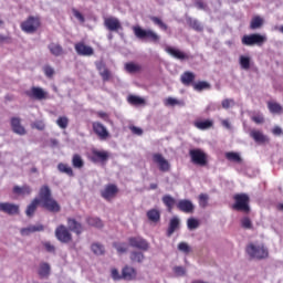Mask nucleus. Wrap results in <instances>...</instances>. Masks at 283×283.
I'll use <instances>...</instances> for the list:
<instances>
[{"label":"nucleus","mask_w":283,"mask_h":283,"mask_svg":"<svg viewBox=\"0 0 283 283\" xmlns=\"http://www.w3.org/2000/svg\"><path fill=\"white\" fill-rule=\"evenodd\" d=\"M39 205H42L43 209H46V211H50V213L61 212V205H59V201L53 199L52 189H50V186L48 185L40 188L39 198L33 199L27 207L25 216L28 218H33L34 213H36V208Z\"/></svg>","instance_id":"nucleus-1"},{"label":"nucleus","mask_w":283,"mask_h":283,"mask_svg":"<svg viewBox=\"0 0 283 283\" xmlns=\"http://www.w3.org/2000/svg\"><path fill=\"white\" fill-rule=\"evenodd\" d=\"M133 32L139 41L144 43H154L155 45L160 43V35L151 29H143L140 25L133 27Z\"/></svg>","instance_id":"nucleus-2"},{"label":"nucleus","mask_w":283,"mask_h":283,"mask_svg":"<svg viewBox=\"0 0 283 283\" xmlns=\"http://www.w3.org/2000/svg\"><path fill=\"white\" fill-rule=\"evenodd\" d=\"M247 253L253 260H266V258H269V249H266L264 244L250 243L247 247Z\"/></svg>","instance_id":"nucleus-3"},{"label":"nucleus","mask_w":283,"mask_h":283,"mask_svg":"<svg viewBox=\"0 0 283 283\" xmlns=\"http://www.w3.org/2000/svg\"><path fill=\"white\" fill-rule=\"evenodd\" d=\"M235 203L232 206V209L235 211H243V213H250L251 207L249 206L250 198L247 193H239L234 196Z\"/></svg>","instance_id":"nucleus-4"},{"label":"nucleus","mask_w":283,"mask_h":283,"mask_svg":"<svg viewBox=\"0 0 283 283\" xmlns=\"http://www.w3.org/2000/svg\"><path fill=\"white\" fill-rule=\"evenodd\" d=\"M241 41H242L243 45H249V46L259 45V46H262V45H264V43H266V36L262 35V34H259V33H252L250 35H243Z\"/></svg>","instance_id":"nucleus-5"},{"label":"nucleus","mask_w":283,"mask_h":283,"mask_svg":"<svg viewBox=\"0 0 283 283\" xmlns=\"http://www.w3.org/2000/svg\"><path fill=\"white\" fill-rule=\"evenodd\" d=\"M55 238L62 242L63 244H67L69 242H72V233L70 230L61 224L55 229Z\"/></svg>","instance_id":"nucleus-6"},{"label":"nucleus","mask_w":283,"mask_h":283,"mask_svg":"<svg viewBox=\"0 0 283 283\" xmlns=\"http://www.w3.org/2000/svg\"><path fill=\"white\" fill-rule=\"evenodd\" d=\"M189 156L195 165H200L201 167L207 165V154L201 149H190Z\"/></svg>","instance_id":"nucleus-7"},{"label":"nucleus","mask_w":283,"mask_h":283,"mask_svg":"<svg viewBox=\"0 0 283 283\" xmlns=\"http://www.w3.org/2000/svg\"><path fill=\"white\" fill-rule=\"evenodd\" d=\"M39 25L41 23L39 22L38 18L29 17V19L21 24V29L23 32H27L28 34H32L39 30Z\"/></svg>","instance_id":"nucleus-8"},{"label":"nucleus","mask_w":283,"mask_h":283,"mask_svg":"<svg viewBox=\"0 0 283 283\" xmlns=\"http://www.w3.org/2000/svg\"><path fill=\"white\" fill-rule=\"evenodd\" d=\"M0 211L7 213V216H19L21 207L12 202H0Z\"/></svg>","instance_id":"nucleus-9"},{"label":"nucleus","mask_w":283,"mask_h":283,"mask_svg":"<svg viewBox=\"0 0 283 283\" xmlns=\"http://www.w3.org/2000/svg\"><path fill=\"white\" fill-rule=\"evenodd\" d=\"M129 245L139 251H149V242L140 237H132L128 239Z\"/></svg>","instance_id":"nucleus-10"},{"label":"nucleus","mask_w":283,"mask_h":283,"mask_svg":"<svg viewBox=\"0 0 283 283\" xmlns=\"http://www.w3.org/2000/svg\"><path fill=\"white\" fill-rule=\"evenodd\" d=\"M25 94L29 98H35V101H45V98H48V92H44V90L39 86H32L31 91H27Z\"/></svg>","instance_id":"nucleus-11"},{"label":"nucleus","mask_w":283,"mask_h":283,"mask_svg":"<svg viewBox=\"0 0 283 283\" xmlns=\"http://www.w3.org/2000/svg\"><path fill=\"white\" fill-rule=\"evenodd\" d=\"M93 130L101 138V140H107V138H109V132L102 123H93Z\"/></svg>","instance_id":"nucleus-12"},{"label":"nucleus","mask_w":283,"mask_h":283,"mask_svg":"<svg viewBox=\"0 0 283 283\" xmlns=\"http://www.w3.org/2000/svg\"><path fill=\"white\" fill-rule=\"evenodd\" d=\"M41 231H45V227L41 223L35 224V226H29L27 228H21L20 229V235L23 238H27L28 235H32V233H39Z\"/></svg>","instance_id":"nucleus-13"},{"label":"nucleus","mask_w":283,"mask_h":283,"mask_svg":"<svg viewBox=\"0 0 283 283\" xmlns=\"http://www.w3.org/2000/svg\"><path fill=\"white\" fill-rule=\"evenodd\" d=\"M116 193H118V187L113 184L107 185L104 190L101 191V196L104 200H112L116 198Z\"/></svg>","instance_id":"nucleus-14"},{"label":"nucleus","mask_w":283,"mask_h":283,"mask_svg":"<svg viewBox=\"0 0 283 283\" xmlns=\"http://www.w3.org/2000/svg\"><path fill=\"white\" fill-rule=\"evenodd\" d=\"M153 160L158 165L159 171L166 172L169 171V169H171V165L169 164V161L165 159V157H163V155L160 154H155L153 156Z\"/></svg>","instance_id":"nucleus-15"},{"label":"nucleus","mask_w":283,"mask_h":283,"mask_svg":"<svg viewBox=\"0 0 283 283\" xmlns=\"http://www.w3.org/2000/svg\"><path fill=\"white\" fill-rule=\"evenodd\" d=\"M105 28L109 30V32H118V30H123V25L118 18H107L104 21Z\"/></svg>","instance_id":"nucleus-16"},{"label":"nucleus","mask_w":283,"mask_h":283,"mask_svg":"<svg viewBox=\"0 0 283 283\" xmlns=\"http://www.w3.org/2000/svg\"><path fill=\"white\" fill-rule=\"evenodd\" d=\"M75 52L78 56H92L94 54V49L85 45L83 42H80L75 44Z\"/></svg>","instance_id":"nucleus-17"},{"label":"nucleus","mask_w":283,"mask_h":283,"mask_svg":"<svg viewBox=\"0 0 283 283\" xmlns=\"http://www.w3.org/2000/svg\"><path fill=\"white\" fill-rule=\"evenodd\" d=\"M177 209H179V211H182L184 213H193V209H196V206H193V202H191V200L184 199L177 203Z\"/></svg>","instance_id":"nucleus-18"},{"label":"nucleus","mask_w":283,"mask_h":283,"mask_svg":"<svg viewBox=\"0 0 283 283\" xmlns=\"http://www.w3.org/2000/svg\"><path fill=\"white\" fill-rule=\"evenodd\" d=\"M51 271H52V268L50 266V263L42 262L39 265L38 275L41 280H48L50 277Z\"/></svg>","instance_id":"nucleus-19"},{"label":"nucleus","mask_w":283,"mask_h":283,"mask_svg":"<svg viewBox=\"0 0 283 283\" xmlns=\"http://www.w3.org/2000/svg\"><path fill=\"white\" fill-rule=\"evenodd\" d=\"M186 23L191 28V30H195V32H205V25H202V22L198 19H193L188 15L186 17Z\"/></svg>","instance_id":"nucleus-20"},{"label":"nucleus","mask_w":283,"mask_h":283,"mask_svg":"<svg viewBox=\"0 0 283 283\" xmlns=\"http://www.w3.org/2000/svg\"><path fill=\"white\" fill-rule=\"evenodd\" d=\"M165 51L167 54H170V56H174V59H178V61H186L189 59V55L185 54V52L172 46H167Z\"/></svg>","instance_id":"nucleus-21"},{"label":"nucleus","mask_w":283,"mask_h":283,"mask_svg":"<svg viewBox=\"0 0 283 283\" xmlns=\"http://www.w3.org/2000/svg\"><path fill=\"white\" fill-rule=\"evenodd\" d=\"M11 127H12V132H14V134H18L19 136H25V128L23 126H21V118L12 117L11 118Z\"/></svg>","instance_id":"nucleus-22"},{"label":"nucleus","mask_w":283,"mask_h":283,"mask_svg":"<svg viewBox=\"0 0 283 283\" xmlns=\"http://www.w3.org/2000/svg\"><path fill=\"white\" fill-rule=\"evenodd\" d=\"M178 229H180V218L174 217L172 219H170L168 224V229L166 232L167 238H171V234L176 233Z\"/></svg>","instance_id":"nucleus-23"},{"label":"nucleus","mask_w":283,"mask_h":283,"mask_svg":"<svg viewBox=\"0 0 283 283\" xmlns=\"http://www.w3.org/2000/svg\"><path fill=\"white\" fill-rule=\"evenodd\" d=\"M92 160L93 163H107V160H109V153L93 150Z\"/></svg>","instance_id":"nucleus-24"},{"label":"nucleus","mask_w":283,"mask_h":283,"mask_svg":"<svg viewBox=\"0 0 283 283\" xmlns=\"http://www.w3.org/2000/svg\"><path fill=\"white\" fill-rule=\"evenodd\" d=\"M250 136L251 138H253V140H255V143H260V144L269 143V137L266 135H263V133L260 130L252 129L250 132Z\"/></svg>","instance_id":"nucleus-25"},{"label":"nucleus","mask_w":283,"mask_h":283,"mask_svg":"<svg viewBox=\"0 0 283 283\" xmlns=\"http://www.w3.org/2000/svg\"><path fill=\"white\" fill-rule=\"evenodd\" d=\"M69 231H73V233H76L77 235H81L83 233V226L76 221V219H69Z\"/></svg>","instance_id":"nucleus-26"},{"label":"nucleus","mask_w":283,"mask_h":283,"mask_svg":"<svg viewBox=\"0 0 283 283\" xmlns=\"http://www.w3.org/2000/svg\"><path fill=\"white\" fill-rule=\"evenodd\" d=\"M48 50L50 51V53L52 54V56H63L64 51H63V46H61V44L59 43H50L48 45Z\"/></svg>","instance_id":"nucleus-27"},{"label":"nucleus","mask_w":283,"mask_h":283,"mask_svg":"<svg viewBox=\"0 0 283 283\" xmlns=\"http://www.w3.org/2000/svg\"><path fill=\"white\" fill-rule=\"evenodd\" d=\"M122 277H123V280H127V281L135 280V277H136V269H134L132 266H125L122 270Z\"/></svg>","instance_id":"nucleus-28"},{"label":"nucleus","mask_w":283,"mask_h":283,"mask_svg":"<svg viewBox=\"0 0 283 283\" xmlns=\"http://www.w3.org/2000/svg\"><path fill=\"white\" fill-rule=\"evenodd\" d=\"M180 81L182 85L189 86L191 83H193V81H196V74L186 71L184 74H181Z\"/></svg>","instance_id":"nucleus-29"},{"label":"nucleus","mask_w":283,"mask_h":283,"mask_svg":"<svg viewBox=\"0 0 283 283\" xmlns=\"http://www.w3.org/2000/svg\"><path fill=\"white\" fill-rule=\"evenodd\" d=\"M13 193H17L18 196H30V193H32V188L28 185L22 187L15 186L13 188Z\"/></svg>","instance_id":"nucleus-30"},{"label":"nucleus","mask_w":283,"mask_h":283,"mask_svg":"<svg viewBox=\"0 0 283 283\" xmlns=\"http://www.w3.org/2000/svg\"><path fill=\"white\" fill-rule=\"evenodd\" d=\"M57 170L60 174H65L66 176H70V178H74V170L67 164L60 163L57 165Z\"/></svg>","instance_id":"nucleus-31"},{"label":"nucleus","mask_w":283,"mask_h":283,"mask_svg":"<svg viewBox=\"0 0 283 283\" xmlns=\"http://www.w3.org/2000/svg\"><path fill=\"white\" fill-rule=\"evenodd\" d=\"M91 251L94 253V255H103L105 253V245L94 242L91 244Z\"/></svg>","instance_id":"nucleus-32"},{"label":"nucleus","mask_w":283,"mask_h":283,"mask_svg":"<svg viewBox=\"0 0 283 283\" xmlns=\"http://www.w3.org/2000/svg\"><path fill=\"white\" fill-rule=\"evenodd\" d=\"M72 166L74 167V169H83V167H85V161H83V158L81 157V155L78 154L73 155Z\"/></svg>","instance_id":"nucleus-33"},{"label":"nucleus","mask_w":283,"mask_h":283,"mask_svg":"<svg viewBox=\"0 0 283 283\" xmlns=\"http://www.w3.org/2000/svg\"><path fill=\"white\" fill-rule=\"evenodd\" d=\"M132 262H137L138 264H143L145 262V254L140 251L130 252Z\"/></svg>","instance_id":"nucleus-34"},{"label":"nucleus","mask_w":283,"mask_h":283,"mask_svg":"<svg viewBox=\"0 0 283 283\" xmlns=\"http://www.w3.org/2000/svg\"><path fill=\"white\" fill-rule=\"evenodd\" d=\"M147 218L150 222H160V211L151 209L147 212Z\"/></svg>","instance_id":"nucleus-35"},{"label":"nucleus","mask_w":283,"mask_h":283,"mask_svg":"<svg viewBox=\"0 0 283 283\" xmlns=\"http://www.w3.org/2000/svg\"><path fill=\"white\" fill-rule=\"evenodd\" d=\"M90 227H95V229H103V221L96 217H90L86 219Z\"/></svg>","instance_id":"nucleus-36"},{"label":"nucleus","mask_w":283,"mask_h":283,"mask_svg":"<svg viewBox=\"0 0 283 283\" xmlns=\"http://www.w3.org/2000/svg\"><path fill=\"white\" fill-rule=\"evenodd\" d=\"M239 63L242 70H251V57L247 55H241L239 57Z\"/></svg>","instance_id":"nucleus-37"},{"label":"nucleus","mask_w":283,"mask_h":283,"mask_svg":"<svg viewBox=\"0 0 283 283\" xmlns=\"http://www.w3.org/2000/svg\"><path fill=\"white\" fill-rule=\"evenodd\" d=\"M226 158L230 160V163H242V157L235 151L226 153Z\"/></svg>","instance_id":"nucleus-38"},{"label":"nucleus","mask_w":283,"mask_h":283,"mask_svg":"<svg viewBox=\"0 0 283 283\" xmlns=\"http://www.w3.org/2000/svg\"><path fill=\"white\" fill-rule=\"evenodd\" d=\"M264 20L260 18V15L254 17L250 22V29L251 30H259L261 25H263Z\"/></svg>","instance_id":"nucleus-39"},{"label":"nucleus","mask_w":283,"mask_h":283,"mask_svg":"<svg viewBox=\"0 0 283 283\" xmlns=\"http://www.w3.org/2000/svg\"><path fill=\"white\" fill-rule=\"evenodd\" d=\"M195 8H197V10H203V12H211V8H209V4L202 0H196Z\"/></svg>","instance_id":"nucleus-40"},{"label":"nucleus","mask_w":283,"mask_h":283,"mask_svg":"<svg viewBox=\"0 0 283 283\" xmlns=\"http://www.w3.org/2000/svg\"><path fill=\"white\" fill-rule=\"evenodd\" d=\"M163 202L166 205L169 211H171V209H174V205H176V199L169 195H166L163 197Z\"/></svg>","instance_id":"nucleus-41"},{"label":"nucleus","mask_w":283,"mask_h":283,"mask_svg":"<svg viewBox=\"0 0 283 283\" xmlns=\"http://www.w3.org/2000/svg\"><path fill=\"white\" fill-rule=\"evenodd\" d=\"M150 21H153L155 25H158V28H160V30H164L165 32H167V30L169 29V27L158 17H150Z\"/></svg>","instance_id":"nucleus-42"},{"label":"nucleus","mask_w":283,"mask_h":283,"mask_svg":"<svg viewBox=\"0 0 283 283\" xmlns=\"http://www.w3.org/2000/svg\"><path fill=\"white\" fill-rule=\"evenodd\" d=\"M125 70L128 74H136V72L140 71V66L130 62L125 64Z\"/></svg>","instance_id":"nucleus-43"},{"label":"nucleus","mask_w":283,"mask_h":283,"mask_svg":"<svg viewBox=\"0 0 283 283\" xmlns=\"http://www.w3.org/2000/svg\"><path fill=\"white\" fill-rule=\"evenodd\" d=\"M195 126L198 128V129H209V127H213V122L207 119V120H203V122H196L195 123Z\"/></svg>","instance_id":"nucleus-44"},{"label":"nucleus","mask_w":283,"mask_h":283,"mask_svg":"<svg viewBox=\"0 0 283 283\" xmlns=\"http://www.w3.org/2000/svg\"><path fill=\"white\" fill-rule=\"evenodd\" d=\"M165 105L170 106V107H175V105H179L180 107H185V102L178 101L174 97H168L165 102Z\"/></svg>","instance_id":"nucleus-45"},{"label":"nucleus","mask_w":283,"mask_h":283,"mask_svg":"<svg viewBox=\"0 0 283 283\" xmlns=\"http://www.w3.org/2000/svg\"><path fill=\"white\" fill-rule=\"evenodd\" d=\"M193 88L197 91V92H202V90H211V84H209V82H198L193 85Z\"/></svg>","instance_id":"nucleus-46"},{"label":"nucleus","mask_w":283,"mask_h":283,"mask_svg":"<svg viewBox=\"0 0 283 283\" xmlns=\"http://www.w3.org/2000/svg\"><path fill=\"white\" fill-rule=\"evenodd\" d=\"M268 107H269V109H270V112L272 113V114H281V112H282V105H280L279 103H268Z\"/></svg>","instance_id":"nucleus-47"},{"label":"nucleus","mask_w":283,"mask_h":283,"mask_svg":"<svg viewBox=\"0 0 283 283\" xmlns=\"http://www.w3.org/2000/svg\"><path fill=\"white\" fill-rule=\"evenodd\" d=\"M187 227L189 231H195V229H198V227H200V221H198L196 218H189L187 220Z\"/></svg>","instance_id":"nucleus-48"},{"label":"nucleus","mask_w":283,"mask_h":283,"mask_svg":"<svg viewBox=\"0 0 283 283\" xmlns=\"http://www.w3.org/2000/svg\"><path fill=\"white\" fill-rule=\"evenodd\" d=\"M128 103L130 105H144L145 99L142 97H138L136 95H130V96H128Z\"/></svg>","instance_id":"nucleus-49"},{"label":"nucleus","mask_w":283,"mask_h":283,"mask_svg":"<svg viewBox=\"0 0 283 283\" xmlns=\"http://www.w3.org/2000/svg\"><path fill=\"white\" fill-rule=\"evenodd\" d=\"M56 125H59L61 129H67V125H70V119H67V117L65 116L59 117L56 120Z\"/></svg>","instance_id":"nucleus-50"},{"label":"nucleus","mask_w":283,"mask_h":283,"mask_svg":"<svg viewBox=\"0 0 283 283\" xmlns=\"http://www.w3.org/2000/svg\"><path fill=\"white\" fill-rule=\"evenodd\" d=\"M178 251H181V253H186V255H187V254L191 253V247H189V243H187V242H180L178 244Z\"/></svg>","instance_id":"nucleus-51"},{"label":"nucleus","mask_w":283,"mask_h":283,"mask_svg":"<svg viewBox=\"0 0 283 283\" xmlns=\"http://www.w3.org/2000/svg\"><path fill=\"white\" fill-rule=\"evenodd\" d=\"M172 271L177 277H185V275H187V269L184 266H175Z\"/></svg>","instance_id":"nucleus-52"},{"label":"nucleus","mask_w":283,"mask_h":283,"mask_svg":"<svg viewBox=\"0 0 283 283\" xmlns=\"http://www.w3.org/2000/svg\"><path fill=\"white\" fill-rule=\"evenodd\" d=\"M199 205L205 209L207 205H209V195L207 193H201L199 195Z\"/></svg>","instance_id":"nucleus-53"},{"label":"nucleus","mask_w":283,"mask_h":283,"mask_svg":"<svg viewBox=\"0 0 283 283\" xmlns=\"http://www.w3.org/2000/svg\"><path fill=\"white\" fill-rule=\"evenodd\" d=\"M33 129H38L39 132H43L45 129V122L43 120H35L31 124Z\"/></svg>","instance_id":"nucleus-54"},{"label":"nucleus","mask_w":283,"mask_h":283,"mask_svg":"<svg viewBox=\"0 0 283 283\" xmlns=\"http://www.w3.org/2000/svg\"><path fill=\"white\" fill-rule=\"evenodd\" d=\"M113 247L118 253H127L128 248L126 243H113Z\"/></svg>","instance_id":"nucleus-55"},{"label":"nucleus","mask_w":283,"mask_h":283,"mask_svg":"<svg viewBox=\"0 0 283 283\" xmlns=\"http://www.w3.org/2000/svg\"><path fill=\"white\" fill-rule=\"evenodd\" d=\"M233 105H235V101L232 98H226L221 102L223 109H229L230 107H233Z\"/></svg>","instance_id":"nucleus-56"},{"label":"nucleus","mask_w":283,"mask_h":283,"mask_svg":"<svg viewBox=\"0 0 283 283\" xmlns=\"http://www.w3.org/2000/svg\"><path fill=\"white\" fill-rule=\"evenodd\" d=\"M241 227H243V229H253V223L251 222V219H249V217H244L241 220Z\"/></svg>","instance_id":"nucleus-57"},{"label":"nucleus","mask_w":283,"mask_h":283,"mask_svg":"<svg viewBox=\"0 0 283 283\" xmlns=\"http://www.w3.org/2000/svg\"><path fill=\"white\" fill-rule=\"evenodd\" d=\"M43 72L48 78H52V76H54V67L50 65L43 66Z\"/></svg>","instance_id":"nucleus-58"},{"label":"nucleus","mask_w":283,"mask_h":283,"mask_svg":"<svg viewBox=\"0 0 283 283\" xmlns=\"http://www.w3.org/2000/svg\"><path fill=\"white\" fill-rule=\"evenodd\" d=\"M99 75L102 76L104 82L109 81L112 78V72L108 71L107 69H104V71H101Z\"/></svg>","instance_id":"nucleus-59"},{"label":"nucleus","mask_w":283,"mask_h":283,"mask_svg":"<svg viewBox=\"0 0 283 283\" xmlns=\"http://www.w3.org/2000/svg\"><path fill=\"white\" fill-rule=\"evenodd\" d=\"M72 13H73V15H74L76 19H78V21H80L81 23H85V17H83L82 13H80L78 10L72 9Z\"/></svg>","instance_id":"nucleus-60"},{"label":"nucleus","mask_w":283,"mask_h":283,"mask_svg":"<svg viewBox=\"0 0 283 283\" xmlns=\"http://www.w3.org/2000/svg\"><path fill=\"white\" fill-rule=\"evenodd\" d=\"M111 275H112V279L115 282H118V280H123V274L120 275V273L116 269L112 270V274Z\"/></svg>","instance_id":"nucleus-61"},{"label":"nucleus","mask_w":283,"mask_h":283,"mask_svg":"<svg viewBox=\"0 0 283 283\" xmlns=\"http://www.w3.org/2000/svg\"><path fill=\"white\" fill-rule=\"evenodd\" d=\"M44 248L48 251V253H55V251H56V248L54 245H52V243H50V242H45Z\"/></svg>","instance_id":"nucleus-62"},{"label":"nucleus","mask_w":283,"mask_h":283,"mask_svg":"<svg viewBox=\"0 0 283 283\" xmlns=\"http://www.w3.org/2000/svg\"><path fill=\"white\" fill-rule=\"evenodd\" d=\"M95 65L99 72V74H101V72L107 70V66H105V63L103 61L95 62Z\"/></svg>","instance_id":"nucleus-63"},{"label":"nucleus","mask_w":283,"mask_h":283,"mask_svg":"<svg viewBox=\"0 0 283 283\" xmlns=\"http://www.w3.org/2000/svg\"><path fill=\"white\" fill-rule=\"evenodd\" d=\"M253 123H256V125H262L264 123V117L262 115H256L252 117Z\"/></svg>","instance_id":"nucleus-64"}]
</instances>
